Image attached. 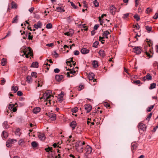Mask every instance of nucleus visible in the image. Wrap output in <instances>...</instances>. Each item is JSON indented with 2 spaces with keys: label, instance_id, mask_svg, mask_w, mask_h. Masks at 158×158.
<instances>
[{
  "label": "nucleus",
  "instance_id": "31",
  "mask_svg": "<svg viewBox=\"0 0 158 158\" xmlns=\"http://www.w3.org/2000/svg\"><path fill=\"white\" fill-rule=\"evenodd\" d=\"M46 28L47 29H51L52 28V25L51 23H48L46 25Z\"/></svg>",
  "mask_w": 158,
  "mask_h": 158
},
{
  "label": "nucleus",
  "instance_id": "38",
  "mask_svg": "<svg viewBox=\"0 0 158 158\" xmlns=\"http://www.w3.org/2000/svg\"><path fill=\"white\" fill-rule=\"evenodd\" d=\"M78 110V108L77 107H75L74 108H73L72 111L73 113H76Z\"/></svg>",
  "mask_w": 158,
  "mask_h": 158
},
{
  "label": "nucleus",
  "instance_id": "11",
  "mask_svg": "<svg viewBox=\"0 0 158 158\" xmlns=\"http://www.w3.org/2000/svg\"><path fill=\"white\" fill-rule=\"evenodd\" d=\"M42 26V24L40 21L38 22L36 24H35L34 25V27L36 29H38L39 28H41Z\"/></svg>",
  "mask_w": 158,
  "mask_h": 158
},
{
  "label": "nucleus",
  "instance_id": "12",
  "mask_svg": "<svg viewBox=\"0 0 158 158\" xmlns=\"http://www.w3.org/2000/svg\"><path fill=\"white\" fill-rule=\"evenodd\" d=\"M63 76L62 75H57L55 76L56 80L58 81H60L63 78Z\"/></svg>",
  "mask_w": 158,
  "mask_h": 158
},
{
  "label": "nucleus",
  "instance_id": "15",
  "mask_svg": "<svg viewBox=\"0 0 158 158\" xmlns=\"http://www.w3.org/2000/svg\"><path fill=\"white\" fill-rule=\"evenodd\" d=\"M77 125V123L76 121H73L70 124V126L72 127V130H74L75 128Z\"/></svg>",
  "mask_w": 158,
  "mask_h": 158
},
{
  "label": "nucleus",
  "instance_id": "27",
  "mask_svg": "<svg viewBox=\"0 0 158 158\" xmlns=\"http://www.w3.org/2000/svg\"><path fill=\"white\" fill-rule=\"evenodd\" d=\"M6 64V60L5 58H3L1 60V64L3 66H5Z\"/></svg>",
  "mask_w": 158,
  "mask_h": 158
},
{
  "label": "nucleus",
  "instance_id": "45",
  "mask_svg": "<svg viewBox=\"0 0 158 158\" xmlns=\"http://www.w3.org/2000/svg\"><path fill=\"white\" fill-rule=\"evenodd\" d=\"M152 113H150L149 115L148 116V117L146 118V119L148 121H149V120L152 116Z\"/></svg>",
  "mask_w": 158,
  "mask_h": 158
},
{
  "label": "nucleus",
  "instance_id": "2",
  "mask_svg": "<svg viewBox=\"0 0 158 158\" xmlns=\"http://www.w3.org/2000/svg\"><path fill=\"white\" fill-rule=\"evenodd\" d=\"M85 144V142L82 141L77 142L75 145V147L77 151L79 153L82 152H83L84 148V145Z\"/></svg>",
  "mask_w": 158,
  "mask_h": 158
},
{
  "label": "nucleus",
  "instance_id": "49",
  "mask_svg": "<svg viewBox=\"0 0 158 158\" xmlns=\"http://www.w3.org/2000/svg\"><path fill=\"white\" fill-rule=\"evenodd\" d=\"M129 15V14L127 13L126 14H124L123 15V19H125L126 18H127Z\"/></svg>",
  "mask_w": 158,
  "mask_h": 158
},
{
  "label": "nucleus",
  "instance_id": "59",
  "mask_svg": "<svg viewBox=\"0 0 158 158\" xmlns=\"http://www.w3.org/2000/svg\"><path fill=\"white\" fill-rule=\"evenodd\" d=\"M99 27V26L98 24H96L94 27V30H96L98 29Z\"/></svg>",
  "mask_w": 158,
  "mask_h": 158
},
{
  "label": "nucleus",
  "instance_id": "62",
  "mask_svg": "<svg viewBox=\"0 0 158 158\" xmlns=\"http://www.w3.org/2000/svg\"><path fill=\"white\" fill-rule=\"evenodd\" d=\"M17 110V109L16 107H13L12 109V110L13 112H16Z\"/></svg>",
  "mask_w": 158,
  "mask_h": 158
},
{
  "label": "nucleus",
  "instance_id": "50",
  "mask_svg": "<svg viewBox=\"0 0 158 158\" xmlns=\"http://www.w3.org/2000/svg\"><path fill=\"white\" fill-rule=\"evenodd\" d=\"M17 94L19 96H21L23 95V93L20 91H19L17 92Z\"/></svg>",
  "mask_w": 158,
  "mask_h": 158
},
{
  "label": "nucleus",
  "instance_id": "4",
  "mask_svg": "<svg viewBox=\"0 0 158 158\" xmlns=\"http://www.w3.org/2000/svg\"><path fill=\"white\" fill-rule=\"evenodd\" d=\"M47 116L50 118L52 121H54L56 120V115L55 114L52 113H47L46 114Z\"/></svg>",
  "mask_w": 158,
  "mask_h": 158
},
{
  "label": "nucleus",
  "instance_id": "9",
  "mask_svg": "<svg viewBox=\"0 0 158 158\" xmlns=\"http://www.w3.org/2000/svg\"><path fill=\"white\" fill-rule=\"evenodd\" d=\"M85 109L86 110L87 112L89 113L92 109L91 106L89 104L85 105L84 106Z\"/></svg>",
  "mask_w": 158,
  "mask_h": 158
},
{
  "label": "nucleus",
  "instance_id": "39",
  "mask_svg": "<svg viewBox=\"0 0 158 158\" xmlns=\"http://www.w3.org/2000/svg\"><path fill=\"white\" fill-rule=\"evenodd\" d=\"M52 149V147H48V148H45V150L46 151V152H48L50 151H51V152H52L51 151Z\"/></svg>",
  "mask_w": 158,
  "mask_h": 158
},
{
  "label": "nucleus",
  "instance_id": "16",
  "mask_svg": "<svg viewBox=\"0 0 158 158\" xmlns=\"http://www.w3.org/2000/svg\"><path fill=\"white\" fill-rule=\"evenodd\" d=\"M89 52V50L85 48H83L81 50V52L82 54H87Z\"/></svg>",
  "mask_w": 158,
  "mask_h": 158
},
{
  "label": "nucleus",
  "instance_id": "46",
  "mask_svg": "<svg viewBox=\"0 0 158 158\" xmlns=\"http://www.w3.org/2000/svg\"><path fill=\"white\" fill-rule=\"evenodd\" d=\"M152 11V9L150 8H148L146 10V13L149 14L150 12Z\"/></svg>",
  "mask_w": 158,
  "mask_h": 158
},
{
  "label": "nucleus",
  "instance_id": "26",
  "mask_svg": "<svg viewBox=\"0 0 158 158\" xmlns=\"http://www.w3.org/2000/svg\"><path fill=\"white\" fill-rule=\"evenodd\" d=\"M156 86V84L155 83H152L151 84L150 87L149 89H150L155 88Z\"/></svg>",
  "mask_w": 158,
  "mask_h": 158
},
{
  "label": "nucleus",
  "instance_id": "48",
  "mask_svg": "<svg viewBox=\"0 0 158 158\" xmlns=\"http://www.w3.org/2000/svg\"><path fill=\"white\" fill-rule=\"evenodd\" d=\"M104 106L106 107H109L110 106V105L107 102H105L104 103Z\"/></svg>",
  "mask_w": 158,
  "mask_h": 158
},
{
  "label": "nucleus",
  "instance_id": "52",
  "mask_svg": "<svg viewBox=\"0 0 158 158\" xmlns=\"http://www.w3.org/2000/svg\"><path fill=\"white\" fill-rule=\"evenodd\" d=\"M155 19H157L158 18V13L156 12V13L155 15L153 17Z\"/></svg>",
  "mask_w": 158,
  "mask_h": 158
},
{
  "label": "nucleus",
  "instance_id": "30",
  "mask_svg": "<svg viewBox=\"0 0 158 158\" xmlns=\"http://www.w3.org/2000/svg\"><path fill=\"white\" fill-rule=\"evenodd\" d=\"M98 44L99 42L98 41H95L93 43V47L95 48H97V45H98Z\"/></svg>",
  "mask_w": 158,
  "mask_h": 158
},
{
  "label": "nucleus",
  "instance_id": "36",
  "mask_svg": "<svg viewBox=\"0 0 158 158\" xmlns=\"http://www.w3.org/2000/svg\"><path fill=\"white\" fill-rule=\"evenodd\" d=\"M3 126L5 128H8L7 122H4L3 123Z\"/></svg>",
  "mask_w": 158,
  "mask_h": 158
},
{
  "label": "nucleus",
  "instance_id": "19",
  "mask_svg": "<svg viewBox=\"0 0 158 158\" xmlns=\"http://www.w3.org/2000/svg\"><path fill=\"white\" fill-rule=\"evenodd\" d=\"M17 142V140L14 139H10L7 141V143H10L11 144Z\"/></svg>",
  "mask_w": 158,
  "mask_h": 158
},
{
  "label": "nucleus",
  "instance_id": "54",
  "mask_svg": "<svg viewBox=\"0 0 158 158\" xmlns=\"http://www.w3.org/2000/svg\"><path fill=\"white\" fill-rule=\"evenodd\" d=\"M132 147L133 149H135L137 148L136 144L135 143H133L132 145Z\"/></svg>",
  "mask_w": 158,
  "mask_h": 158
},
{
  "label": "nucleus",
  "instance_id": "60",
  "mask_svg": "<svg viewBox=\"0 0 158 158\" xmlns=\"http://www.w3.org/2000/svg\"><path fill=\"white\" fill-rule=\"evenodd\" d=\"M54 45L53 43L48 44H46V46L48 47H52Z\"/></svg>",
  "mask_w": 158,
  "mask_h": 158
},
{
  "label": "nucleus",
  "instance_id": "55",
  "mask_svg": "<svg viewBox=\"0 0 158 158\" xmlns=\"http://www.w3.org/2000/svg\"><path fill=\"white\" fill-rule=\"evenodd\" d=\"M57 152L59 153V154L58 155V156L59 157L61 156V155H62V156H63L64 155V154H62L61 152H60V151L58 150H57Z\"/></svg>",
  "mask_w": 158,
  "mask_h": 158
},
{
  "label": "nucleus",
  "instance_id": "1",
  "mask_svg": "<svg viewBox=\"0 0 158 158\" xmlns=\"http://www.w3.org/2000/svg\"><path fill=\"white\" fill-rule=\"evenodd\" d=\"M44 99L45 101L46 102H48V103L51 104L53 102H54V101H52L54 98V96L52 95V91L50 90H48L45 93L43 94Z\"/></svg>",
  "mask_w": 158,
  "mask_h": 158
},
{
  "label": "nucleus",
  "instance_id": "17",
  "mask_svg": "<svg viewBox=\"0 0 158 158\" xmlns=\"http://www.w3.org/2000/svg\"><path fill=\"white\" fill-rule=\"evenodd\" d=\"M40 108L39 107H36L34 108L33 110V112L34 113L37 114L40 112Z\"/></svg>",
  "mask_w": 158,
  "mask_h": 158
},
{
  "label": "nucleus",
  "instance_id": "8",
  "mask_svg": "<svg viewBox=\"0 0 158 158\" xmlns=\"http://www.w3.org/2000/svg\"><path fill=\"white\" fill-rule=\"evenodd\" d=\"M138 128L139 130L144 131L146 128L145 125L142 123H140L138 126Z\"/></svg>",
  "mask_w": 158,
  "mask_h": 158
},
{
  "label": "nucleus",
  "instance_id": "13",
  "mask_svg": "<svg viewBox=\"0 0 158 158\" xmlns=\"http://www.w3.org/2000/svg\"><path fill=\"white\" fill-rule=\"evenodd\" d=\"M38 137L41 140H44L45 137V135L44 134H42L40 133L39 132V134L38 135Z\"/></svg>",
  "mask_w": 158,
  "mask_h": 158
},
{
  "label": "nucleus",
  "instance_id": "32",
  "mask_svg": "<svg viewBox=\"0 0 158 158\" xmlns=\"http://www.w3.org/2000/svg\"><path fill=\"white\" fill-rule=\"evenodd\" d=\"M21 35H23V38L24 39H26L27 38V34L26 33L25 31H23V32L21 33Z\"/></svg>",
  "mask_w": 158,
  "mask_h": 158
},
{
  "label": "nucleus",
  "instance_id": "10",
  "mask_svg": "<svg viewBox=\"0 0 158 158\" xmlns=\"http://www.w3.org/2000/svg\"><path fill=\"white\" fill-rule=\"evenodd\" d=\"M94 75L93 73H89L88 75V78L90 80H93L94 82H95L96 81V79H94Z\"/></svg>",
  "mask_w": 158,
  "mask_h": 158
},
{
  "label": "nucleus",
  "instance_id": "63",
  "mask_svg": "<svg viewBox=\"0 0 158 158\" xmlns=\"http://www.w3.org/2000/svg\"><path fill=\"white\" fill-rule=\"evenodd\" d=\"M134 83H136V84H139L140 83V81L139 80H137L136 81H134Z\"/></svg>",
  "mask_w": 158,
  "mask_h": 158
},
{
  "label": "nucleus",
  "instance_id": "47",
  "mask_svg": "<svg viewBox=\"0 0 158 158\" xmlns=\"http://www.w3.org/2000/svg\"><path fill=\"white\" fill-rule=\"evenodd\" d=\"M64 34L66 35L69 36H72V34L71 33H70L69 32H66L64 33Z\"/></svg>",
  "mask_w": 158,
  "mask_h": 158
},
{
  "label": "nucleus",
  "instance_id": "28",
  "mask_svg": "<svg viewBox=\"0 0 158 158\" xmlns=\"http://www.w3.org/2000/svg\"><path fill=\"white\" fill-rule=\"evenodd\" d=\"M27 81L28 83L31 82L32 81V78L30 76H28L27 77Z\"/></svg>",
  "mask_w": 158,
  "mask_h": 158
},
{
  "label": "nucleus",
  "instance_id": "25",
  "mask_svg": "<svg viewBox=\"0 0 158 158\" xmlns=\"http://www.w3.org/2000/svg\"><path fill=\"white\" fill-rule=\"evenodd\" d=\"M11 90L14 91V93H15L18 90V88L17 86H13L12 87Z\"/></svg>",
  "mask_w": 158,
  "mask_h": 158
},
{
  "label": "nucleus",
  "instance_id": "57",
  "mask_svg": "<svg viewBox=\"0 0 158 158\" xmlns=\"http://www.w3.org/2000/svg\"><path fill=\"white\" fill-rule=\"evenodd\" d=\"M60 72V69H59L56 68L54 69V72L56 73H58Z\"/></svg>",
  "mask_w": 158,
  "mask_h": 158
},
{
  "label": "nucleus",
  "instance_id": "58",
  "mask_svg": "<svg viewBox=\"0 0 158 158\" xmlns=\"http://www.w3.org/2000/svg\"><path fill=\"white\" fill-rule=\"evenodd\" d=\"M11 32L10 31H8V33L6 34V35L4 37V39L6 37L10 36V35Z\"/></svg>",
  "mask_w": 158,
  "mask_h": 158
},
{
  "label": "nucleus",
  "instance_id": "37",
  "mask_svg": "<svg viewBox=\"0 0 158 158\" xmlns=\"http://www.w3.org/2000/svg\"><path fill=\"white\" fill-rule=\"evenodd\" d=\"M93 3L96 7H98L99 6V3L96 0L94 1Z\"/></svg>",
  "mask_w": 158,
  "mask_h": 158
},
{
  "label": "nucleus",
  "instance_id": "42",
  "mask_svg": "<svg viewBox=\"0 0 158 158\" xmlns=\"http://www.w3.org/2000/svg\"><path fill=\"white\" fill-rule=\"evenodd\" d=\"M9 105V106H8V108L10 110H11L12 109L13 107L15 106V105L13 104H10Z\"/></svg>",
  "mask_w": 158,
  "mask_h": 158
},
{
  "label": "nucleus",
  "instance_id": "23",
  "mask_svg": "<svg viewBox=\"0 0 158 158\" xmlns=\"http://www.w3.org/2000/svg\"><path fill=\"white\" fill-rule=\"evenodd\" d=\"M145 77H146V79L148 80H151L152 79V76L149 73H147L146 75L145 76Z\"/></svg>",
  "mask_w": 158,
  "mask_h": 158
},
{
  "label": "nucleus",
  "instance_id": "41",
  "mask_svg": "<svg viewBox=\"0 0 158 158\" xmlns=\"http://www.w3.org/2000/svg\"><path fill=\"white\" fill-rule=\"evenodd\" d=\"M36 75H37V73L35 72H32L31 74V76L33 77H35V78L36 77H37Z\"/></svg>",
  "mask_w": 158,
  "mask_h": 158
},
{
  "label": "nucleus",
  "instance_id": "43",
  "mask_svg": "<svg viewBox=\"0 0 158 158\" xmlns=\"http://www.w3.org/2000/svg\"><path fill=\"white\" fill-rule=\"evenodd\" d=\"M146 29L148 31H151L152 30V28L151 27L146 26Z\"/></svg>",
  "mask_w": 158,
  "mask_h": 158
},
{
  "label": "nucleus",
  "instance_id": "51",
  "mask_svg": "<svg viewBox=\"0 0 158 158\" xmlns=\"http://www.w3.org/2000/svg\"><path fill=\"white\" fill-rule=\"evenodd\" d=\"M56 9L58 10H59V11H62V12H64L65 10L63 9L62 8L60 7H58L56 8Z\"/></svg>",
  "mask_w": 158,
  "mask_h": 158
},
{
  "label": "nucleus",
  "instance_id": "35",
  "mask_svg": "<svg viewBox=\"0 0 158 158\" xmlns=\"http://www.w3.org/2000/svg\"><path fill=\"white\" fill-rule=\"evenodd\" d=\"M134 18L137 21H139L140 19L139 16L137 15H134Z\"/></svg>",
  "mask_w": 158,
  "mask_h": 158
},
{
  "label": "nucleus",
  "instance_id": "56",
  "mask_svg": "<svg viewBox=\"0 0 158 158\" xmlns=\"http://www.w3.org/2000/svg\"><path fill=\"white\" fill-rule=\"evenodd\" d=\"M74 53L75 55H78L79 53V52L78 51L76 50L74 52Z\"/></svg>",
  "mask_w": 158,
  "mask_h": 158
},
{
  "label": "nucleus",
  "instance_id": "29",
  "mask_svg": "<svg viewBox=\"0 0 158 158\" xmlns=\"http://www.w3.org/2000/svg\"><path fill=\"white\" fill-rule=\"evenodd\" d=\"M31 146L34 148H35L38 146L37 143L35 141L32 142L31 143Z\"/></svg>",
  "mask_w": 158,
  "mask_h": 158
},
{
  "label": "nucleus",
  "instance_id": "24",
  "mask_svg": "<svg viewBox=\"0 0 158 158\" xmlns=\"http://www.w3.org/2000/svg\"><path fill=\"white\" fill-rule=\"evenodd\" d=\"M11 7L12 8L15 9L17 8V4L14 2H12L11 3Z\"/></svg>",
  "mask_w": 158,
  "mask_h": 158
},
{
  "label": "nucleus",
  "instance_id": "40",
  "mask_svg": "<svg viewBox=\"0 0 158 158\" xmlns=\"http://www.w3.org/2000/svg\"><path fill=\"white\" fill-rule=\"evenodd\" d=\"M2 134L4 138H6L7 137V133L5 131H3Z\"/></svg>",
  "mask_w": 158,
  "mask_h": 158
},
{
  "label": "nucleus",
  "instance_id": "44",
  "mask_svg": "<svg viewBox=\"0 0 158 158\" xmlns=\"http://www.w3.org/2000/svg\"><path fill=\"white\" fill-rule=\"evenodd\" d=\"M84 88V86L83 85H79L78 88V90L79 91L81 90V89Z\"/></svg>",
  "mask_w": 158,
  "mask_h": 158
},
{
  "label": "nucleus",
  "instance_id": "21",
  "mask_svg": "<svg viewBox=\"0 0 158 158\" xmlns=\"http://www.w3.org/2000/svg\"><path fill=\"white\" fill-rule=\"evenodd\" d=\"M99 54L103 57L105 56V53L104 51L103 50H100L98 52Z\"/></svg>",
  "mask_w": 158,
  "mask_h": 158
},
{
  "label": "nucleus",
  "instance_id": "34",
  "mask_svg": "<svg viewBox=\"0 0 158 158\" xmlns=\"http://www.w3.org/2000/svg\"><path fill=\"white\" fill-rule=\"evenodd\" d=\"M18 17V15H16L15 17L13 18L12 23H16L17 22V18Z\"/></svg>",
  "mask_w": 158,
  "mask_h": 158
},
{
  "label": "nucleus",
  "instance_id": "22",
  "mask_svg": "<svg viewBox=\"0 0 158 158\" xmlns=\"http://www.w3.org/2000/svg\"><path fill=\"white\" fill-rule=\"evenodd\" d=\"M93 67L94 68H97L98 66V62L96 60H94L93 63Z\"/></svg>",
  "mask_w": 158,
  "mask_h": 158
},
{
  "label": "nucleus",
  "instance_id": "14",
  "mask_svg": "<svg viewBox=\"0 0 158 158\" xmlns=\"http://www.w3.org/2000/svg\"><path fill=\"white\" fill-rule=\"evenodd\" d=\"M110 13L113 15L115 14L116 11V8L114 6L112 5L110 7Z\"/></svg>",
  "mask_w": 158,
  "mask_h": 158
},
{
  "label": "nucleus",
  "instance_id": "64",
  "mask_svg": "<svg viewBox=\"0 0 158 158\" xmlns=\"http://www.w3.org/2000/svg\"><path fill=\"white\" fill-rule=\"evenodd\" d=\"M1 84L2 85H4V83H5V82L4 79L3 78V79L1 80Z\"/></svg>",
  "mask_w": 158,
  "mask_h": 158
},
{
  "label": "nucleus",
  "instance_id": "53",
  "mask_svg": "<svg viewBox=\"0 0 158 158\" xmlns=\"http://www.w3.org/2000/svg\"><path fill=\"white\" fill-rule=\"evenodd\" d=\"M71 5L73 6V7L74 9H76L77 7L73 2H71Z\"/></svg>",
  "mask_w": 158,
  "mask_h": 158
},
{
  "label": "nucleus",
  "instance_id": "6",
  "mask_svg": "<svg viewBox=\"0 0 158 158\" xmlns=\"http://www.w3.org/2000/svg\"><path fill=\"white\" fill-rule=\"evenodd\" d=\"M86 152L85 154V155L87 156V155L90 154L92 152V148L90 147L89 145H87L85 148Z\"/></svg>",
  "mask_w": 158,
  "mask_h": 158
},
{
  "label": "nucleus",
  "instance_id": "18",
  "mask_svg": "<svg viewBox=\"0 0 158 158\" xmlns=\"http://www.w3.org/2000/svg\"><path fill=\"white\" fill-rule=\"evenodd\" d=\"M38 63L37 62H33L31 64V67L33 68H38Z\"/></svg>",
  "mask_w": 158,
  "mask_h": 158
},
{
  "label": "nucleus",
  "instance_id": "33",
  "mask_svg": "<svg viewBox=\"0 0 158 158\" xmlns=\"http://www.w3.org/2000/svg\"><path fill=\"white\" fill-rule=\"evenodd\" d=\"M154 105H153L149 107L147 110V111L148 112L151 111L152 109L154 108Z\"/></svg>",
  "mask_w": 158,
  "mask_h": 158
},
{
  "label": "nucleus",
  "instance_id": "5",
  "mask_svg": "<svg viewBox=\"0 0 158 158\" xmlns=\"http://www.w3.org/2000/svg\"><path fill=\"white\" fill-rule=\"evenodd\" d=\"M134 52L136 54H140L142 51L141 48L139 47H135L133 48Z\"/></svg>",
  "mask_w": 158,
  "mask_h": 158
},
{
  "label": "nucleus",
  "instance_id": "7",
  "mask_svg": "<svg viewBox=\"0 0 158 158\" xmlns=\"http://www.w3.org/2000/svg\"><path fill=\"white\" fill-rule=\"evenodd\" d=\"M109 34H110V32L108 31H104L103 32V37H101V36L99 37V40H102V39H103V38H106L107 39L108 38V37H107V35Z\"/></svg>",
  "mask_w": 158,
  "mask_h": 158
},
{
  "label": "nucleus",
  "instance_id": "20",
  "mask_svg": "<svg viewBox=\"0 0 158 158\" xmlns=\"http://www.w3.org/2000/svg\"><path fill=\"white\" fill-rule=\"evenodd\" d=\"M69 72H67V77L70 76V74H71L73 75H74L76 73V71L74 70H71V69L69 70Z\"/></svg>",
  "mask_w": 158,
  "mask_h": 158
},
{
  "label": "nucleus",
  "instance_id": "3",
  "mask_svg": "<svg viewBox=\"0 0 158 158\" xmlns=\"http://www.w3.org/2000/svg\"><path fill=\"white\" fill-rule=\"evenodd\" d=\"M23 52L24 55H25V57L27 58H28V55H30L31 57L33 56L32 49L30 47H28L27 49L26 48L23 51Z\"/></svg>",
  "mask_w": 158,
  "mask_h": 158
},
{
  "label": "nucleus",
  "instance_id": "61",
  "mask_svg": "<svg viewBox=\"0 0 158 158\" xmlns=\"http://www.w3.org/2000/svg\"><path fill=\"white\" fill-rule=\"evenodd\" d=\"M34 10L33 7H31V8L29 9L28 10L31 13H32Z\"/></svg>",
  "mask_w": 158,
  "mask_h": 158
}]
</instances>
